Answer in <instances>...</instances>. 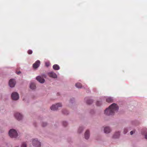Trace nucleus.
Listing matches in <instances>:
<instances>
[{"label": "nucleus", "mask_w": 147, "mask_h": 147, "mask_svg": "<svg viewBox=\"0 0 147 147\" xmlns=\"http://www.w3.org/2000/svg\"><path fill=\"white\" fill-rule=\"evenodd\" d=\"M118 109V107L117 105L115 103H113L106 109L105 113L109 115H113L117 112Z\"/></svg>", "instance_id": "nucleus-1"}, {"label": "nucleus", "mask_w": 147, "mask_h": 147, "mask_svg": "<svg viewBox=\"0 0 147 147\" xmlns=\"http://www.w3.org/2000/svg\"><path fill=\"white\" fill-rule=\"evenodd\" d=\"M9 134L10 137L11 138H15L18 136V134L16 131L13 129L10 130L9 132Z\"/></svg>", "instance_id": "nucleus-2"}, {"label": "nucleus", "mask_w": 147, "mask_h": 147, "mask_svg": "<svg viewBox=\"0 0 147 147\" xmlns=\"http://www.w3.org/2000/svg\"><path fill=\"white\" fill-rule=\"evenodd\" d=\"M61 106L62 105L61 103H58L55 105H53L50 107V109L52 110L56 111L57 110L59 107H61Z\"/></svg>", "instance_id": "nucleus-3"}, {"label": "nucleus", "mask_w": 147, "mask_h": 147, "mask_svg": "<svg viewBox=\"0 0 147 147\" xmlns=\"http://www.w3.org/2000/svg\"><path fill=\"white\" fill-rule=\"evenodd\" d=\"M11 97L13 100H17L19 98L18 94L16 92H14L12 93Z\"/></svg>", "instance_id": "nucleus-4"}, {"label": "nucleus", "mask_w": 147, "mask_h": 147, "mask_svg": "<svg viewBox=\"0 0 147 147\" xmlns=\"http://www.w3.org/2000/svg\"><path fill=\"white\" fill-rule=\"evenodd\" d=\"M32 144L33 146L36 147H40V143L38 141L37 139H34L32 141Z\"/></svg>", "instance_id": "nucleus-5"}, {"label": "nucleus", "mask_w": 147, "mask_h": 147, "mask_svg": "<svg viewBox=\"0 0 147 147\" xmlns=\"http://www.w3.org/2000/svg\"><path fill=\"white\" fill-rule=\"evenodd\" d=\"M16 84V81L14 79H10L9 82V85L11 87H13Z\"/></svg>", "instance_id": "nucleus-6"}, {"label": "nucleus", "mask_w": 147, "mask_h": 147, "mask_svg": "<svg viewBox=\"0 0 147 147\" xmlns=\"http://www.w3.org/2000/svg\"><path fill=\"white\" fill-rule=\"evenodd\" d=\"M14 115L16 118L18 120H21L22 118V115L18 113H16Z\"/></svg>", "instance_id": "nucleus-7"}, {"label": "nucleus", "mask_w": 147, "mask_h": 147, "mask_svg": "<svg viewBox=\"0 0 147 147\" xmlns=\"http://www.w3.org/2000/svg\"><path fill=\"white\" fill-rule=\"evenodd\" d=\"M40 64V61L39 60H37L33 64V67L34 69H36L39 66Z\"/></svg>", "instance_id": "nucleus-8"}, {"label": "nucleus", "mask_w": 147, "mask_h": 147, "mask_svg": "<svg viewBox=\"0 0 147 147\" xmlns=\"http://www.w3.org/2000/svg\"><path fill=\"white\" fill-rule=\"evenodd\" d=\"M36 78L37 80L40 83H43L45 82V80L41 76H38Z\"/></svg>", "instance_id": "nucleus-9"}, {"label": "nucleus", "mask_w": 147, "mask_h": 147, "mask_svg": "<svg viewBox=\"0 0 147 147\" xmlns=\"http://www.w3.org/2000/svg\"><path fill=\"white\" fill-rule=\"evenodd\" d=\"M49 76L53 78H56L57 77V75L54 73L51 72L48 73Z\"/></svg>", "instance_id": "nucleus-10"}, {"label": "nucleus", "mask_w": 147, "mask_h": 147, "mask_svg": "<svg viewBox=\"0 0 147 147\" xmlns=\"http://www.w3.org/2000/svg\"><path fill=\"white\" fill-rule=\"evenodd\" d=\"M89 131L87 130L85 132V138L86 139H88L89 138Z\"/></svg>", "instance_id": "nucleus-11"}, {"label": "nucleus", "mask_w": 147, "mask_h": 147, "mask_svg": "<svg viewBox=\"0 0 147 147\" xmlns=\"http://www.w3.org/2000/svg\"><path fill=\"white\" fill-rule=\"evenodd\" d=\"M104 131L106 133H108L111 131V129L109 127H106L104 129Z\"/></svg>", "instance_id": "nucleus-12"}, {"label": "nucleus", "mask_w": 147, "mask_h": 147, "mask_svg": "<svg viewBox=\"0 0 147 147\" xmlns=\"http://www.w3.org/2000/svg\"><path fill=\"white\" fill-rule=\"evenodd\" d=\"M36 85L34 83H31L30 86V89L33 90L36 88Z\"/></svg>", "instance_id": "nucleus-13"}, {"label": "nucleus", "mask_w": 147, "mask_h": 147, "mask_svg": "<svg viewBox=\"0 0 147 147\" xmlns=\"http://www.w3.org/2000/svg\"><path fill=\"white\" fill-rule=\"evenodd\" d=\"M120 136V133L119 132H116L113 135V137L115 138H118Z\"/></svg>", "instance_id": "nucleus-14"}, {"label": "nucleus", "mask_w": 147, "mask_h": 147, "mask_svg": "<svg viewBox=\"0 0 147 147\" xmlns=\"http://www.w3.org/2000/svg\"><path fill=\"white\" fill-rule=\"evenodd\" d=\"M53 68L55 70H58L59 69V67L58 65L55 64L53 65Z\"/></svg>", "instance_id": "nucleus-15"}, {"label": "nucleus", "mask_w": 147, "mask_h": 147, "mask_svg": "<svg viewBox=\"0 0 147 147\" xmlns=\"http://www.w3.org/2000/svg\"><path fill=\"white\" fill-rule=\"evenodd\" d=\"M76 86L78 88H82V84L80 83H77L76 84Z\"/></svg>", "instance_id": "nucleus-16"}, {"label": "nucleus", "mask_w": 147, "mask_h": 147, "mask_svg": "<svg viewBox=\"0 0 147 147\" xmlns=\"http://www.w3.org/2000/svg\"><path fill=\"white\" fill-rule=\"evenodd\" d=\"M106 101L108 102H112L113 101V99L111 97H108L106 99Z\"/></svg>", "instance_id": "nucleus-17"}, {"label": "nucleus", "mask_w": 147, "mask_h": 147, "mask_svg": "<svg viewBox=\"0 0 147 147\" xmlns=\"http://www.w3.org/2000/svg\"><path fill=\"white\" fill-rule=\"evenodd\" d=\"M93 102V100L91 99L87 100L86 103L88 104H91Z\"/></svg>", "instance_id": "nucleus-18"}, {"label": "nucleus", "mask_w": 147, "mask_h": 147, "mask_svg": "<svg viewBox=\"0 0 147 147\" xmlns=\"http://www.w3.org/2000/svg\"><path fill=\"white\" fill-rule=\"evenodd\" d=\"M101 104V102L99 101H97L96 103V105L98 106H99Z\"/></svg>", "instance_id": "nucleus-19"}, {"label": "nucleus", "mask_w": 147, "mask_h": 147, "mask_svg": "<svg viewBox=\"0 0 147 147\" xmlns=\"http://www.w3.org/2000/svg\"><path fill=\"white\" fill-rule=\"evenodd\" d=\"M26 144L25 143H24L22 144L21 146V147H26Z\"/></svg>", "instance_id": "nucleus-20"}, {"label": "nucleus", "mask_w": 147, "mask_h": 147, "mask_svg": "<svg viewBox=\"0 0 147 147\" xmlns=\"http://www.w3.org/2000/svg\"><path fill=\"white\" fill-rule=\"evenodd\" d=\"M45 65L47 67H49L50 65V63L49 62H46L45 63Z\"/></svg>", "instance_id": "nucleus-21"}, {"label": "nucleus", "mask_w": 147, "mask_h": 147, "mask_svg": "<svg viewBox=\"0 0 147 147\" xmlns=\"http://www.w3.org/2000/svg\"><path fill=\"white\" fill-rule=\"evenodd\" d=\"M32 53V51L31 50H29L28 51V53L29 54H31Z\"/></svg>", "instance_id": "nucleus-22"}, {"label": "nucleus", "mask_w": 147, "mask_h": 147, "mask_svg": "<svg viewBox=\"0 0 147 147\" xmlns=\"http://www.w3.org/2000/svg\"><path fill=\"white\" fill-rule=\"evenodd\" d=\"M47 125V123H45V122H44V123H43L42 124V127H45V126H46Z\"/></svg>", "instance_id": "nucleus-23"}, {"label": "nucleus", "mask_w": 147, "mask_h": 147, "mask_svg": "<svg viewBox=\"0 0 147 147\" xmlns=\"http://www.w3.org/2000/svg\"><path fill=\"white\" fill-rule=\"evenodd\" d=\"M127 132V128H125L124 129V134H126Z\"/></svg>", "instance_id": "nucleus-24"}, {"label": "nucleus", "mask_w": 147, "mask_h": 147, "mask_svg": "<svg viewBox=\"0 0 147 147\" xmlns=\"http://www.w3.org/2000/svg\"><path fill=\"white\" fill-rule=\"evenodd\" d=\"M63 125L64 126H65L67 125V123L65 121L63 122Z\"/></svg>", "instance_id": "nucleus-25"}, {"label": "nucleus", "mask_w": 147, "mask_h": 147, "mask_svg": "<svg viewBox=\"0 0 147 147\" xmlns=\"http://www.w3.org/2000/svg\"><path fill=\"white\" fill-rule=\"evenodd\" d=\"M80 130H82V127H80L79 128V130H78V132H79V133L81 132V131H80Z\"/></svg>", "instance_id": "nucleus-26"}, {"label": "nucleus", "mask_w": 147, "mask_h": 147, "mask_svg": "<svg viewBox=\"0 0 147 147\" xmlns=\"http://www.w3.org/2000/svg\"><path fill=\"white\" fill-rule=\"evenodd\" d=\"M145 138L146 139H147V133L145 135Z\"/></svg>", "instance_id": "nucleus-27"}, {"label": "nucleus", "mask_w": 147, "mask_h": 147, "mask_svg": "<svg viewBox=\"0 0 147 147\" xmlns=\"http://www.w3.org/2000/svg\"><path fill=\"white\" fill-rule=\"evenodd\" d=\"M134 132H134L133 131H131L130 132L131 135H132L133 134Z\"/></svg>", "instance_id": "nucleus-28"}, {"label": "nucleus", "mask_w": 147, "mask_h": 147, "mask_svg": "<svg viewBox=\"0 0 147 147\" xmlns=\"http://www.w3.org/2000/svg\"><path fill=\"white\" fill-rule=\"evenodd\" d=\"M21 73V72L20 71H19V72H16V73L18 74H20Z\"/></svg>", "instance_id": "nucleus-29"}]
</instances>
